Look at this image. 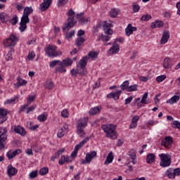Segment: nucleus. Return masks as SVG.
Here are the masks:
<instances>
[{
  "label": "nucleus",
  "instance_id": "c03bdc74",
  "mask_svg": "<svg viewBox=\"0 0 180 180\" xmlns=\"http://www.w3.org/2000/svg\"><path fill=\"white\" fill-rule=\"evenodd\" d=\"M122 94V90H118L113 94V99L114 101H118L120 95Z\"/></svg>",
  "mask_w": 180,
  "mask_h": 180
},
{
  "label": "nucleus",
  "instance_id": "680f3d73",
  "mask_svg": "<svg viewBox=\"0 0 180 180\" xmlns=\"http://www.w3.org/2000/svg\"><path fill=\"white\" fill-rule=\"evenodd\" d=\"M68 3V0H58V6H64Z\"/></svg>",
  "mask_w": 180,
  "mask_h": 180
},
{
  "label": "nucleus",
  "instance_id": "412c9836",
  "mask_svg": "<svg viewBox=\"0 0 180 180\" xmlns=\"http://www.w3.org/2000/svg\"><path fill=\"white\" fill-rule=\"evenodd\" d=\"M20 153H22V150L20 149L13 150V151H8L6 154L8 160H12V158H13V157H15L16 155H18V154H20Z\"/></svg>",
  "mask_w": 180,
  "mask_h": 180
},
{
  "label": "nucleus",
  "instance_id": "4c0bfd02",
  "mask_svg": "<svg viewBox=\"0 0 180 180\" xmlns=\"http://www.w3.org/2000/svg\"><path fill=\"white\" fill-rule=\"evenodd\" d=\"M136 91H139V85L133 84V85L129 86L128 90H127V92H134Z\"/></svg>",
  "mask_w": 180,
  "mask_h": 180
},
{
  "label": "nucleus",
  "instance_id": "aec40b11",
  "mask_svg": "<svg viewBox=\"0 0 180 180\" xmlns=\"http://www.w3.org/2000/svg\"><path fill=\"white\" fill-rule=\"evenodd\" d=\"M137 30V27H133L131 24H129L125 29V33L127 36H130V34H133L134 32Z\"/></svg>",
  "mask_w": 180,
  "mask_h": 180
},
{
  "label": "nucleus",
  "instance_id": "423d86ee",
  "mask_svg": "<svg viewBox=\"0 0 180 180\" xmlns=\"http://www.w3.org/2000/svg\"><path fill=\"white\" fill-rule=\"evenodd\" d=\"M56 50L57 46L49 45L46 50V53L49 57H58L59 56H63V52L61 51H56Z\"/></svg>",
  "mask_w": 180,
  "mask_h": 180
},
{
  "label": "nucleus",
  "instance_id": "37998d69",
  "mask_svg": "<svg viewBox=\"0 0 180 180\" xmlns=\"http://www.w3.org/2000/svg\"><path fill=\"white\" fill-rule=\"evenodd\" d=\"M65 134V131H64V129L60 128L57 133V137H58V139H61L62 137H64Z\"/></svg>",
  "mask_w": 180,
  "mask_h": 180
},
{
  "label": "nucleus",
  "instance_id": "72a5a7b5",
  "mask_svg": "<svg viewBox=\"0 0 180 180\" xmlns=\"http://www.w3.org/2000/svg\"><path fill=\"white\" fill-rule=\"evenodd\" d=\"M87 141H89V138H85L79 143L76 145L75 147V150H76V151H78V150H79V148H81L84 146V144L86 143Z\"/></svg>",
  "mask_w": 180,
  "mask_h": 180
},
{
  "label": "nucleus",
  "instance_id": "ddd939ff",
  "mask_svg": "<svg viewBox=\"0 0 180 180\" xmlns=\"http://www.w3.org/2000/svg\"><path fill=\"white\" fill-rule=\"evenodd\" d=\"M6 115H8V110L5 108H0V124L5 123V122L8 120Z\"/></svg>",
  "mask_w": 180,
  "mask_h": 180
},
{
  "label": "nucleus",
  "instance_id": "603ef678",
  "mask_svg": "<svg viewBox=\"0 0 180 180\" xmlns=\"http://www.w3.org/2000/svg\"><path fill=\"white\" fill-rule=\"evenodd\" d=\"M18 20H19V18H18L16 15H14L12 19L11 20L10 23H11L13 26H15V25L18 23Z\"/></svg>",
  "mask_w": 180,
  "mask_h": 180
},
{
  "label": "nucleus",
  "instance_id": "cd10ccee",
  "mask_svg": "<svg viewBox=\"0 0 180 180\" xmlns=\"http://www.w3.org/2000/svg\"><path fill=\"white\" fill-rule=\"evenodd\" d=\"M18 82L14 84L15 86H17L18 88H19V86H23L25 85H26V84H27V81L25 80V79H20V77H18L17 79Z\"/></svg>",
  "mask_w": 180,
  "mask_h": 180
},
{
  "label": "nucleus",
  "instance_id": "a211bd4d",
  "mask_svg": "<svg viewBox=\"0 0 180 180\" xmlns=\"http://www.w3.org/2000/svg\"><path fill=\"white\" fill-rule=\"evenodd\" d=\"M110 27H112V24L105 23L103 25V29L105 34H113V30Z\"/></svg>",
  "mask_w": 180,
  "mask_h": 180
},
{
  "label": "nucleus",
  "instance_id": "5fc2aeb1",
  "mask_svg": "<svg viewBox=\"0 0 180 180\" xmlns=\"http://www.w3.org/2000/svg\"><path fill=\"white\" fill-rule=\"evenodd\" d=\"M18 99V97H13V98L8 99L5 101V105H11L12 103H15V101Z\"/></svg>",
  "mask_w": 180,
  "mask_h": 180
},
{
  "label": "nucleus",
  "instance_id": "4468645a",
  "mask_svg": "<svg viewBox=\"0 0 180 180\" xmlns=\"http://www.w3.org/2000/svg\"><path fill=\"white\" fill-rule=\"evenodd\" d=\"M174 65V60L169 58H165L163 60V67L165 70H169Z\"/></svg>",
  "mask_w": 180,
  "mask_h": 180
},
{
  "label": "nucleus",
  "instance_id": "e2e57ef3",
  "mask_svg": "<svg viewBox=\"0 0 180 180\" xmlns=\"http://www.w3.org/2000/svg\"><path fill=\"white\" fill-rule=\"evenodd\" d=\"M165 78H167V76L166 75H160V76H158L157 78H156V81L158 82H162V81H164L165 79Z\"/></svg>",
  "mask_w": 180,
  "mask_h": 180
},
{
  "label": "nucleus",
  "instance_id": "49530a36",
  "mask_svg": "<svg viewBox=\"0 0 180 180\" xmlns=\"http://www.w3.org/2000/svg\"><path fill=\"white\" fill-rule=\"evenodd\" d=\"M89 20V18L82 17V18H79V23H80V25H85V24L88 23Z\"/></svg>",
  "mask_w": 180,
  "mask_h": 180
},
{
  "label": "nucleus",
  "instance_id": "6e6d98bb",
  "mask_svg": "<svg viewBox=\"0 0 180 180\" xmlns=\"http://www.w3.org/2000/svg\"><path fill=\"white\" fill-rule=\"evenodd\" d=\"M37 120L39 122H46V120H47V117L44 113V114H41L39 116H38Z\"/></svg>",
  "mask_w": 180,
  "mask_h": 180
},
{
  "label": "nucleus",
  "instance_id": "f257e3e1",
  "mask_svg": "<svg viewBox=\"0 0 180 180\" xmlns=\"http://www.w3.org/2000/svg\"><path fill=\"white\" fill-rule=\"evenodd\" d=\"M31 13H33V8H32V6L25 7L24 8L23 15L21 17L19 26V30L21 32H25V30L27 29V26L26 25H27L29 22H30V20L29 19V15H30Z\"/></svg>",
  "mask_w": 180,
  "mask_h": 180
},
{
  "label": "nucleus",
  "instance_id": "393cba45",
  "mask_svg": "<svg viewBox=\"0 0 180 180\" xmlns=\"http://www.w3.org/2000/svg\"><path fill=\"white\" fill-rule=\"evenodd\" d=\"M155 161V155L154 153H148L146 156V162L148 164H152Z\"/></svg>",
  "mask_w": 180,
  "mask_h": 180
},
{
  "label": "nucleus",
  "instance_id": "1a4fd4ad",
  "mask_svg": "<svg viewBox=\"0 0 180 180\" xmlns=\"http://www.w3.org/2000/svg\"><path fill=\"white\" fill-rule=\"evenodd\" d=\"M77 129H84L88 126V117H84L78 120L76 123Z\"/></svg>",
  "mask_w": 180,
  "mask_h": 180
},
{
  "label": "nucleus",
  "instance_id": "2f4dec72",
  "mask_svg": "<svg viewBox=\"0 0 180 180\" xmlns=\"http://www.w3.org/2000/svg\"><path fill=\"white\" fill-rule=\"evenodd\" d=\"M180 99L179 96H174L171 98L167 101V103H170V105H174Z\"/></svg>",
  "mask_w": 180,
  "mask_h": 180
},
{
  "label": "nucleus",
  "instance_id": "2eb2a0df",
  "mask_svg": "<svg viewBox=\"0 0 180 180\" xmlns=\"http://www.w3.org/2000/svg\"><path fill=\"white\" fill-rule=\"evenodd\" d=\"M102 110V106L98 105L91 108L89 111V115L90 116H94V115H98Z\"/></svg>",
  "mask_w": 180,
  "mask_h": 180
},
{
  "label": "nucleus",
  "instance_id": "c756f323",
  "mask_svg": "<svg viewBox=\"0 0 180 180\" xmlns=\"http://www.w3.org/2000/svg\"><path fill=\"white\" fill-rule=\"evenodd\" d=\"M113 162V153L110 152L107 158L105 160V161L104 162V165H109V164H111V162Z\"/></svg>",
  "mask_w": 180,
  "mask_h": 180
},
{
  "label": "nucleus",
  "instance_id": "69168bd1",
  "mask_svg": "<svg viewBox=\"0 0 180 180\" xmlns=\"http://www.w3.org/2000/svg\"><path fill=\"white\" fill-rule=\"evenodd\" d=\"M134 99V96H131L125 99V105H129Z\"/></svg>",
  "mask_w": 180,
  "mask_h": 180
},
{
  "label": "nucleus",
  "instance_id": "f03ea898",
  "mask_svg": "<svg viewBox=\"0 0 180 180\" xmlns=\"http://www.w3.org/2000/svg\"><path fill=\"white\" fill-rule=\"evenodd\" d=\"M67 15L70 17L63 27V32H65V30H70V29L74 27V25L77 23V22L74 21L73 16L75 15V12H74L72 9H70L68 11Z\"/></svg>",
  "mask_w": 180,
  "mask_h": 180
},
{
  "label": "nucleus",
  "instance_id": "f8f14e48",
  "mask_svg": "<svg viewBox=\"0 0 180 180\" xmlns=\"http://www.w3.org/2000/svg\"><path fill=\"white\" fill-rule=\"evenodd\" d=\"M172 143L174 141L172 140V137L171 136H166L165 139L162 140L161 144L164 146L165 148H169L171 146H172Z\"/></svg>",
  "mask_w": 180,
  "mask_h": 180
},
{
  "label": "nucleus",
  "instance_id": "ea45409f",
  "mask_svg": "<svg viewBox=\"0 0 180 180\" xmlns=\"http://www.w3.org/2000/svg\"><path fill=\"white\" fill-rule=\"evenodd\" d=\"M148 98V93H145L143 95V97L141 100V102L143 105H147L148 103V101H147V98Z\"/></svg>",
  "mask_w": 180,
  "mask_h": 180
},
{
  "label": "nucleus",
  "instance_id": "c9c22d12",
  "mask_svg": "<svg viewBox=\"0 0 180 180\" xmlns=\"http://www.w3.org/2000/svg\"><path fill=\"white\" fill-rule=\"evenodd\" d=\"M98 53L96 51H90L88 54V60L91 58V60H95L96 58H98Z\"/></svg>",
  "mask_w": 180,
  "mask_h": 180
},
{
  "label": "nucleus",
  "instance_id": "de8ad7c7",
  "mask_svg": "<svg viewBox=\"0 0 180 180\" xmlns=\"http://www.w3.org/2000/svg\"><path fill=\"white\" fill-rule=\"evenodd\" d=\"M141 103V98H137L134 101V105L137 106L139 109L141 108V105H140Z\"/></svg>",
  "mask_w": 180,
  "mask_h": 180
},
{
  "label": "nucleus",
  "instance_id": "e433bc0d",
  "mask_svg": "<svg viewBox=\"0 0 180 180\" xmlns=\"http://www.w3.org/2000/svg\"><path fill=\"white\" fill-rule=\"evenodd\" d=\"M129 85H130V83L129 82L128 80H126L125 82H124L121 84V86H120L121 89H122V91H127V90L129 89Z\"/></svg>",
  "mask_w": 180,
  "mask_h": 180
},
{
  "label": "nucleus",
  "instance_id": "bf43d9fd",
  "mask_svg": "<svg viewBox=\"0 0 180 180\" xmlns=\"http://www.w3.org/2000/svg\"><path fill=\"white\" fill-rule=\"evenodd\" d=\"M172 124V127H174V129H180L179 121H173Z\"/></svg>",
  "mask_w": 180,
  "mask_h": 180
},
{
  "label": "nucleus",
  "instance_id": "c85d7f7f",
  "mask_svg": "<svg viewBox=\"0 0 180 180\" xmlns=\"http://www.w3.org/2000/svg\"><path fill=\"white\" fill-rule=\"evenodd\" d=\"M164 22L162 21H155L151 23L150 27L152 29H157V27H162Z\"/></svg>",
  "mask_w": 180,
  "mask_h": 180
},
{
  "label": "nucleus",
  "instance_id": "0eeeda50",
  "mask_svg": "<svg viewBox=\"0 0 180 180\" xmlns=\"http://www.w3.org/2000/svg\"><path fill=\"white\" fill-rule=\"evenodd\" d=\"M18 39V38L16 35L11 34L9 38H7L4 41V44L5 47H13L16 44Z\"/></svg>",
  "mask_w": 180,
  "mask_h": 180
},
{
  "label": "nucleus",
  "instance_id": "13d9d810",
  "mask_svg": "<svg viewBox=\"0 0 180 180\" xmlns=\"http://www.w3.org/2000/svg\"><path fill=\"white\" fill-rule=\"evenodd\" d=\"M150 19H151V15L150 14L143 15L141 18V20H142L143 22H146L147 20H150Z\"/></svg>",
  "mask_w": 180,
  "mask_h": 180
},
{
  "label": "nucleus",
  "instance_id": "20e7f679",
  "mask_svg": "<svg viewBox=\"0 0 180 180\" xmlns=\"http://www.w3.org/2000/svg\"><path fill=\"white\" fill-rule=\"evenodd\" d=\"M8 139V128H0V151L5 148L6 146V140Z\"/></svg>",
  "mask_w": 180,
  "mask_h": 180
},
{
  "label": "nucleus",
  "instance_id": "473e14b6",
  "mask_svg": "<svg viewBox=\"0 0 180 180\" xmlns=\"http://www.w3.org/2000/svg\"><path fill=\"white\" fill-rule=\"evenodd\" d=\"M128 155H129L131 160H132V164H137V155H136L135 152L129 151Z\"/></svg>",
  "mask_w": 180,
  "mask_h": 180
},
{
  "label": "nucleus",
  "instance_id": "3c124183",
  "mask_svg": "<svg viewBox=\"0 0 180 180\" xmlns=\"http://www.w3.org/2000/svg\"><path fill=\"white\" fill-rule=\"evenodd\" d=\"M34 109H36V107L34 105H31L27 108H24V110H22V112H25V113H30V112H33Z\"/></svg>",
  "mask_w": 180,
  "mask_h": 180
},
{
  "label": "nucleus",
  "instance_id": "338daca9",
  "mask_svg": "<svg viewBox=\"0 0 180 180\" xmlns=\"http://www.w3.org/2000/svg\"><path fill=\"white\" fill-rule=\"evenodd\" d=\"M61 116L62 117H68L69 116L68 111L67 110H63L61 112Z\"/></svg>",
  "mask_w": 180,
  "mask_h": 180
},
{
  "label": "nucleus",
  "instance_id": "4be33fe9",
  "mask_svg": "<svg viewBox=\"0 0 180 180\" xmlns=\"http://www.w3.org/2000/svg\"><path fill=\"white\" fill-rule=\"evenodd\" d=\"M65 162H71V158L70 156L63 155L58 161L60 165H64Z\"/></svg>",
  "mask_w": 180,
  "mask_h": 180
},
{
  "label": "nucleus",
  "instance_id": "a878e982",
  "mask_svg": "<svg viewBox=\"0 0 180 180\" xmlns=\"http://www.w3.org/2000/svg\"><path fill=\"white\" fill-rule=\"evenodd\" d=\"M55 70L56 72H60V74H65V72H67V69H65V65L61 64V63L55 68Z\"/></svg>",
  "mask_w": 180,
  "mask_h": 180
},
{
  "label": "nucleus",
  "instance_id": "79ce46f5",
  "mask_svg": "<svg viewBox=\"0 0 180 180\" xmlns=\"http://www.w3.org/2000/svg\"><path fill=\"white\" fill-rule=\"evenodd\" d=\"M61 63V60H52L49 63V67L51 68H54V67H56V65H60V63Z\"/></svg>",
  "mask_w": 180,
  "mask_h": 180
},
{
  "label": "nucleus",
  "instance_id": "09e8293b",
  "mask_svg": "<svg viewBox=\"0 0 180 180\" xmlns=\"http://www.w3.org/2000/svg\"><path fill=\"white\" fill-rule=\"evenodd\" d=\"M38 175L37 170H34L29 174L30 179H34Z\"/></svg>",
  "mask_w": 180,
  "mask_h": 180
},
{
  "label": "nucleus",
  "instance_id": "a18cd8bd",
  "mask_svg": "<svg viewBox=\"0 0 180 180\" xmlns=\"http://www.w3.org/2000/svg\"><path fill=\"white\" fill-rule=\"evenodd\" d=\"M53 86L54 84H53V82H51V80H48L45 83V88H47V89H51L52 88H53Z\"/></svg>",
  "mask_w": 180,
  "mask_h": 180
},
{
  "label": "nucleus",
  "instance_id": "864d4df0",
  "mask_svg": "<svg viewBox=\"0 0 180 180\" xmlns=\"http://www.w3.org/2000/svg\"><path fill=\"white\" fill-rule=\"evenodd\" d=\"M120 12V8H113V18H118Z\"/></svg>",
  "mask_w": 180,
  "mask_h": 180
},
{
  "label": "nucleus",
  "instance_id": "6e6552de",
  "mask_svg": "<svg viewBox=\"0 0 180 180\" xmlns=\"http://www.w3.org/2000/svg\"><path fill=\"white\" fill-rule=\"evenodd\" d=\"M101 129L105 133L106 137L113 139V124H103L101 126Z\"/></svg>",
  "mask_w": 180,
  "mask_h": 180
},
{
  "label": "nucleus",
  "instance_id": "9b49d317",
  "mask_svg": "<svg viewBox=\"0 0 180 180\" xmlns=\"http://www.w3.org/2000/svg\"><path fill=\"white\" fill-rule=\"evenodd\" d=\"M95 157H96V151H91L89 153H86L85 160L82 162V164H85V162L86 164H89V162H91V161H92Z\"/></svg>",
  "mask_w": 180,
  "mask_h": 180
},
{
  "label": "nucleus",
  "instance_id": "9d476101",
  "mask_svg": "<svg viewBox=\"0 0 180 180\" xmlns=\"http://www.w3.org/2000/svg\"><path fill=\"white\" fill-rule=\"evenodd\" d=\"M124 41V39L123 38H117L115 40L113 44V54H117L119 51H120V46L118 43H123Z\"/></svg>",
  "mask_w": 180,
  "mask_h": 180
},
{
  "label": "nucleus",
  "instance_id": "7c9ffc66",
  "mask_svg": "<svg viewBox=\"0 0 180 180\" xmlns=\"http://www.w3.org/2000/svg\"><path fill=\"white\" fill-rule=\"evenodd\" d=\"M168 39H169V32H165L163 33L162 39H161V44H165V43H167V41H168Z\"/></svg>",
  "mask_w": 180,
  "mask_h": 180
},
{
  "label": "nucleus",
  "instance_id": "052dcab7",
  "mask_svg": "<svg viewBox=\"0 0 180 180\" xmlns=\"http://www.w3.org/2000/svg\"><path fill=\"white\" fill-rule=\"evenodd\" d=\"M74 34H75V30H72L70 32H68L66 34L67 40H69V39H71V37H72V36H74Z\"/></svg>",
  "mask_w": 180,
  "mask_h": 180
},
{
  "label": "nucleus",
  "instance_id": "774afa93",
  "mask_svg": "<svg viewBox=\"0 0 180 180\" xmlns=\"http://www.w3.org/2000/svg\"><path fill=\"white\" fill-rule=\"evenodd\" d=\"M173 172L174 173L175 176H179L180 175V168H176L173 169Z\"/></svg>",
  "mask_w": 180,
  "mask_h": 180
},
{
  "label": "nucleus",
  "instance_id": "b1692460",
  "mask_svg": "<svg viewBox=\"0 0 180 180\" xmlns=\"http://www.w3.org/2000/svg\"><path fill=\"white\" fill-rule=\"evenodd\" d=\"M50 5H51V3L44 1L39 5V9L41 11V12H44V11H47V9H49Z\"/></svg>",
  "mask_w": 180,
  "mask_h": 180
},
{
  "label": "nucleus",
  "instance_id": "6ab92c4d",
  "mask_svg": "<svg viewBox=\"0 0 180 180\" xmlns=\"http://www.w3.org/2000/svg\"><path fill=\"white\" fill-rule=\"evenodd\" d=\"M113 136H114V140H116L114 141V143H115V147H120L123 146V139H117V134L115 130L113 131Z\"/></svg>",
  "mask_w": 180,
  "mask_h": 180
},
{
  "label": "nucleus",
  "instance_id": "a19ab883",
  "mask_svg": "<svg viewBox=\"0 0 180 180\" xmlns=\"http://www.w3.org/2000/svg\"><path fill=\"white\" fill-rule=\"evenodd\" d=\"M0 20L2 23H6V22H8V15H6V13H0Z\"/></svg>",
  "mask_w": 180,
  "mask_h": 180
},
{
  "label": "nucleus",
  "instance_id": "f3484780",
  "mask_svg": "<svg viewBox=\"0 0 180 180\" xmlns=\"http://www.w3.org/2000/svg\"><path fill=\"white\" fill-rule=\"evenodd\" d=\"M14 131L17 134H20V136H26V130L23 127L20 126H14Z\"/></svg>",
  "mask_w": 180,
  "mask_h": 180
},
{
  "label": "nucleus",
  "instance_id": "7ed1b4c3",
  "mask_svg": "<svg viewBox=\"0 0 180 180\" xmlns=\"http://www.w3.org/2000/svg\"><path fill=\"white\" fill-rule=\"evenodd\" d=\"M88 63V56L83 57L77 64V72L80 75H86V64Z\"/></svg>",
  "mask_w": 180,
  "mask_h": 180
},
{
  "label": "nucleus",
  "instance_id": "bb28decb",
  "mask_svg": "<svg viewBox=\"0 0 180 180\" xmlns=\"http://www.w3.org/2000/svg\"><path fill=\"white\" fill-rule=\"evenodd\" d=\"M7 168L8 175H16L18 174V169L12 167V165H9Z\"/></svg>",
  "mask_w": 180,
  "mask_h": 180
},
{
  "label": "nucleus",
  "instance_id": "5701e85b",
  "mask_svg": "<svg viewBox=\"0 0 180 180\" xmlns=\"http://www.w3.org/2000/svg\"><path fill=\"white\" fill-rule=\"evenodd\" d=\"M74 61L72 59H70V58L63 59L62 61H60L62 65H64L65 67H71Z\"/></svg>",
  "mask_w": 180,
  "mask_h": 180
},
{
  "label": "nucleus",
  "instance_id": "0e129e2a",
  "mask_svg": "<svg viewBox=\"0 0 180 180\" xmlns=\"http://www.w3.org/2000/svg\"><path fill=\"white\" fill-rule=\"evenodd\" d=\"M15 8L18 11H23V9H25V6L22 4H16Z\"/></svg>",
  "mask_w": 180,
  "mask_h": 180
},
{
  "label": "nucleus",
  "instance_id": "58836bf2",
  "mask_svg": "<svg viewBox=\"0 0 180 180\" xmlns=\"http://www.w3.org/2000/svg\"><path fill=\"white\" fill-rule=\"evenodd\" d=\"M85 41V39L82 37H78L76 39L75 44L77 46V47H79V46L82 45V43Z\"/></svg>",
  "mask_w": 180,
  "mask_h": 180
},
{
  "label": "nucleus",
  "instance_id": "4d7b16f0",
  "mask_svg": "<svg viewBox=\"0 0 180 180\" xmlns=\"http://www.w3.org/2000/svg\"><path fill=\"white\" fill-rule=\"evenodd\" d=\"M39 174L41 175H46L49 174V169L47 167H43L39 170Z\"/></svg>",
  "mask_w": 180,
  "mask_h": 180
},
{
  "label": "nucleus",
  "instance_id": "8fccbe9b",
  "mask_svg": "<svg viewBox=\"0 0 180 180\" xmlns=\"http://www.w3.org/2000/svg\"><path fill=\"white\" fill-rule=\"evenodd\" d=\"M77 133L79 137H85V132L84 131V129L77 128Z\"/></svg>",
  "mask_w": 180,
  "mask_h": 180
},
{
  "label": "nucleus",
  "instance_id": "dca6fc26",
  "mask_svg": "<svg viewBox=\"0 0 180 180\" xmlns=\"http://www.w3.org/2000/svg\"><path fill=\"white\" fill-rule=\"evenodd\" d=\"M34 98H35L34 96H28L27 103L24 104L23 105H22L20 108V112L25 110V109H26V108H27V106L31 105L32 102H33V101H34Z\"/></svg>",
  "mask_w": 180,
  "mask_h": 180
},
{
  "label": "nucleus",
  "instance_id": "f704fd0d",
  "mask_svg": "<svg viewBox=\"0 0 180 180\" xmlns=\"http://www.w3.org/2000/svg\"><path fill=\"white\" fill-rule=\"evenodd\" d=\"M165 175L168 176L170 179H174L175 178V174L174 173V169H169L167 170Z\"/></svg>",
  "mask_w": 180,
  "mask_h": 180
},
{
  "label": "nucleus",
  "instance_id": "39448f33",
  "mask_svg": "<svg viewBox=\"0 0 180 180\" xmlns=\"http://www.w3.org/2000/svg\"><path fill=\"white\" fill-rule=\"evenodd\" d=\"M159 157L160 158V167H162L163 168H166L167 167H169L171 165V160L172 157L171 155L168 153H162L159 155Z\"/></svg>",
  "mask_w": 180,
  "mask_h": 180
}]
</instances>
